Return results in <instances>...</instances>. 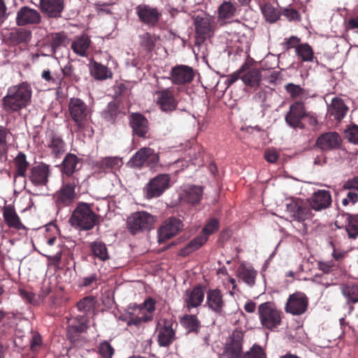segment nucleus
Wrapping results in <instances>:
<instances>
[{
	"instance_id": "f257e3e1",
	"label": "nucleus",
	"mask_w": 358,
	"mask_h": 358,
	"mask_svg": "<svg viewBox=\"0 0 358 358\" xmlns=\"http://www.w3.org/2000/svg\"><path fill=\"white\" fill-rule=\"evenodd\" d=\"M31 87L27 82L10 87L2 99L3 109L12 113L25 108L31 101Z\"/></svg>"
},
{
	"instance_id": "f03ea898",
	"label": "nucleus",
	"mask_w": 358,
	"mask_h": 358,
	"mask_svg": "<svg viewBox=\"0 0 358 358\" xmlns=\"http://www.w3.org/2000/svg\"><path fill=\"white\" fill-rule=\"evenodd\" d=\"M71 225L79 231H89L99 224V215L87 203H80L69 219Z\"/></svg>"
},
{
	"instance_id": "7ed1b4c3",
	"label": "nucleus",
	"mask_w": 358,
	"mask_h": 358,
	"mask_svg": "<svg viewBox=\"0 0 358 358\" xmlns=\"http://www.w3.org/2000/svg\"><path fill=\"white\" fill-rule=\"evenodd\" d=\"M257 314L262 326L270 331H273L280 326L284 317L283 312L271 301L259 304Z\"/></svg>"
},
{
	"instance_id": "20e7f679",
	"label": "nucleus",
	"mask_w": 358,
	"mask_h": 358,
	"mask_svg": "<svg viewBox=\"0 0 358 358\" xmlns=\"http://www.w3.org/2000/svg\"><path fill=\"white\" fill-rule=\"evenodd\" d=\"M70 116L78 131H83L90 124L91 111L84 101L79 98H71L69 102Z\"/></svg>"
},
{
	"instance_id": "39448f33",
	"label": "nucleus",
	"mask_w": 358,
	"mask_h": 358,
	"mask_svg": "<svg viewBox=\"0 0 358 358\" xmlns=\"http://www.w3.org/2000/svg\"><path fill=\"white\" fill-rule=\"evenodd\" d=\"M89 320L85 315H78L69 321L67 326V338L75 345H80L84 340L83 336L86 333L89 326Z\"/></svg>"
},
{
	"instance_id": "423d86ee",
	"label": "nucleus",
	"mask_w": 358,
	"mask_h": 358,
	"mask_svg": "<svg viewBox=\"0 0 358 358\" xmlns=\"http://www.w3.org/2000/svg\"><path fill=\"white\" fill-rule=\"evenodd\" d=\"M155 217L145 211H138L132 213L127 218V228L132 234L150 230L155 222Z\"/></svg>"
},
{
	"instance_id": "0eeeda50",
	"label": "nucleus",
	"mask_w": 358,
	"mask_h": 358,
	"mask_svg": "<svg viewBox=\"0 0 358 358\" xmlns=\"http://www.w3.org/2000/svg\"><path fill=\"white\" fill-rule=\"evenodd\" d=\"M79 184L78 179H63L62 185L55 194V202L59 208L70 206L76 197L75 189Z\"/></svg>"
},
{
	"instance_id": "6e6552de",
	"label": "nucleus",
	"mask_w": 358,
	"mask_h": 358,
	"mask_svg": "<svg viewBox=\"0 0 358 358\" xmlns=\"http://www.w3.org/2000/svg\"><path fill=\"white\" fill-rule=\"evenodd\" d=\"M308 115V111L306 109L304 103L302 101H295L289 106V110L285 115V120L286 123L293 129L305 128V124L302 120Z\"/></svg>"
},
{
	"instance_id": "1a4fd4ad",
	"label": "nucleus",
	"mask_w": 358,
	"mask_h": 358,
	"mask_svg": "<svg viewBox=\"0 0 358 358\" xmlns=\"http://www.w3.org/2000/svg\"><path fill=\"white\" fill-rule=\"evenodd\" d=\"M195 29L194 46L199 50L207 38L213 35L214 30L210 20L206 17L196 16L194 20Z\"/></svg>"
},
{
	"instance_id": "9d476101",
	"label": "nucleus",
	"mask_w": 358,
	"mask_h": 358,
	"mask_svg": "<svg viewBox=\"0 0 358 358\" xmlns=\"http://www.w3.org/2000/svg\"><path fill=\"white\" fill-rule=\"evenodd\" d=\"M170 176L161 173L151 179L145 187V192L148 199H152L161 196L169 188Z\"/></svg>"
},
{
	"instance_id": "9b49d317",
	"label": "nucleus",
	"mask_w": 358,
	"mask_h": 358,
	"mask_svg": "<svg viewBox=\"0 0 358 358\" xmlns=\"http://www.w3.org/2000/svg\"><path fill=\"white\" fill-rule=\"evenodd\" d=\"M206 306L216 315H226V301L222 291L217 288L209 289L206 292Z\"/></svg>"
},
{
	"instance_id": "f8f14e48",
	"label": "nucleus",
	"mask_w": 358,
	"mask_h": 358,
	"mask_svg": "<svg viewBox=\"0 0 358 358\" xmlns=\"http://www.w3.org/2000/svg\"><path fill=\"white\" fill-rule=\"evenodd\" d=\"M308 298L301 292H296L290 294L285 306V310L293 315H301L305 313L308 309Z\"/></svg>"
},
{
	"instance_id": "ddd939ff",
	"label": "nucleus",
	"mask_w": 358,
	"mask_h": 358,
	"mask_svg": "<svg viewBox=\"0 0 358 358\" xmlns=\"http://www.w3.org/2000/svg\"><path fill=\"white\" fill-rule=\"evenodd\" d=\"M136 14L143 24L150 27H155L159 23L162 13L157 7L148 4H139L136 7Z\"/></svg>"
},
{
	"instance_id": "4468645a",
	"label": "nucleus",
	"mask_w": 358,
	"mask_h": 358,
	"mask_svg": "<svg viewBox=\"0 0 358 358\" xmlns=\"http://www.w3.org/2000/svg\"><path fill=\"white\" fill-rule=\"evenodd\" d=\"M194 78V72L192 67L184 64H177L171 69L168 78L174 85H182L190 83Z\"/></svg>"
},
{
	"instance_id": "2eb2a0df",
	"label": "nucleus",
	"mask_w": 358,
	"mask_h": 358,
	"mask_svg": "<svg viewBox=\"0 0 358 358\" xmlns=\"http://www.w3.org/2000/svg\"><path fill=\"white\" fill-rule=\"evenodd\" d=\"M183 227L180 220L176 217H169L158 229V241L159 243H165L178 234Z\"/></svg>"
},
{
	"instance_id": "dca6fc26",
	"label": "nucleus",
	"mask_w": 358,
	"mask_h": 358,
	"mask_svg": "<svg viewBox=\"0 0 358 358\" xmlns=\"http://www.w3.org/2000/svg\"><path fill=\"white\" fill-rule=\"evenodd\" d=\"M156 103L160 109L164 112H171L176 110L178 101L174 95L173 88L168 87L155 92Z\"/></svg>"
},
{
	"instance_id": "f3484780",
	"label": "nucleus",
	"mask_w": 358,
	"mask_h": 358,
	"mask_svg": "<svg viewBox=\"0 0 358 358\" xmlns=\"http://www.w3.org/2000/svg\"><path fill=\"white\" fill-rule=\"evenodd\" d=\"M50 175V166L41 162L30 169L28 178L35 186H45L48 184Z\"/></svg>"
},
{
	"instance_id": "a211bd4d",
	"label": "nucleus",
	"mask_w": 358,
	"mask_h": 358,
	"mask_svg": "<svg viewBox=\"0 0 358 358\" xmlns=\"http://www.w3.org/2000/svg\"><path fill=\"white\" fill-rule=\"evenodd\" d=\"M41 22L40 13L34 8L24 6L17 12L15 22L19 27L37 25Z\"/></svg>"
},
{
	"instance_id": "6ab92c4d",
	"label": "nucleus",
	"mask_w": 358,
	"mask_h": 358,
	"mask_svg": "<svg viewBox=\"0 0 358 358\" xmlns=\"http://www.w3.org/2000/svg\"><path fill=\"white\" fill-rule=\"evenodd\" d=\"M243 333L241 331L235 330L224 349V356L227 358H243L242 343Z\"/></svg>"
},
{
	"instance_id": "aec40b11",
	"label": "nucleus",
	"mask_w": 358,
	"mask_h": 358,
	"mask_svg": "<svg viewBox=\"0 0 358 358\" xmlns=\"http://www.w3.org/2000/svg\"><path fill=\"white\" fill-rule=\"evenodd\" d=\"M39 8L48 18L58 19L64 9V0H40Z\"/></svg>"
},
{
	"instance_id": "412c9836",
	"label": "nucleus",
	"mask_w": 358,
	"mask_h": 358,
	"mask_svg": "<svg viewBox=\"0 0 358 358\" xmlns=\"http://www.w3.org/2000/svg\"><path fill=\"white\" fill-rule=\"evenodd\" d=\"M82 159L75 154L68 153L62 163V176L63 179H78L77 171L80 169L78 165L81 163Z\"/></svg>"
},
{
	"instance_id": "4be33fe9",
	"label": "nucleus",
	"mask_w": 358,
	"mask_h": 358,
	"mask_svg": "<svg viewBox=\"0 0 358 358\" xmlns=\"http://www.w3.org/2000/svg\"><path fill=\"white\" fill-rule=\"evenodd\" d=\"M129 125L134 135L139 138H147L149 122L143 115L138 113H131L129 115Z\"/></svg>"
},
{
	"instance_id": "5701e85b",
	"label": "nucleus",
	"mask_w": 358,
	"mask_h": 358,
	"mask_svg": "<svg viewBox=\"0 0 358 358\" xmlns=\"http://www.w3.org/2000/svg\"><path fill=\"white\" fill-rule=\"evenodd\" d=\"M173 322L165 320L157 330V342L160 347H169L176 340V330L173 328Z\"/></svg>"
},
{
	"instance_id": "b1692460",
	"label": "nucleus",
	"mask_w": 358,
	"mask_h": 358,
	"mask_svg": "<svg viewBox=\"0 0 358 358\" xmlns=\"http://www.w3.org/2000/svg\"><path fill=\"white\" fill-rule=\"evenodd\" d=\"M183 299L185 306L189 310L199 306L204 299V289L203 286L199 285L195 286L192 290H187Z\"/></svg>"
},
{
	"instance_id": "393cba45",
	"label": "nucleus",
	"mask_w": 358,
	"mask_h": 358,
	"mask_svg": "<svg viewBox=\"0 0 358 358\" xmlns=\"http://www.w3.org/2000/svg\"><path fill=\"white\" fill-rule=\"evenodd\" d=\"M341 143V139L336 132L324 133L320 135L316 140L317 146L324 151L338 148Z\"/></svg>"
},
{
	"instance_id": "a878e982",
	"label": "nucleus",
	"mask_w": 358,
	"mask_h": 358,
	"mask_svg": "<svg viewBox=\"0 0 358 358\" xmlns=\"http://www.w3.org/2000/svg\"><path fill=\"white\" fill-rule=\"evenodd\" d=\"M292 217L299 222L310 219L313 216L312 208L310 203L303 201L292 203L287 206Z\"/></svg>"
},
{
	"instance_id": "bb28decb",
	"label": "nucleus",
	"mask_w": 358,
	"mask_h": 358,
	"mask_svg": "<svg viewBox=\"0 0 358 358\" xmlns=\"http://www.w3.org/2000/svg\"><path fill=\"white\" fill-rule=\"evenodd\" d=\"M4 37L10 45L27 44L31 40V31L24 28H14Z\"/></svg>"
},
{
	"instance_id": "cd10ccee",
	"label": "nucleus",
	"mask_w": 358,
	"mask_h": 358,
	"mask_svg": "<svg viewBox=\"0 0 358 358\" xmlns=\"http://www.w3.org/2000/svg\"><path fill=\"white\" fill-rule=\"evenodd\" d=\"M331 203V194L326 190H318L309 199V203L311 208L316 211L328 208Z\"/></svg>"
},
{
	"instance_id": "c85d7f7f",
	"label": "nucleus",
	"mask_w": 358,
	"mask_h": 358,
	"mask_svg": "<svg viewBox=\"0 0 358 358\" xmlns=\"http://www.w3.org/2000/svg\"><path fill=\"white\" fill-rule=\"evenodd\" d=\"M126 112L124 108H120V101L119 100H113L109 102L102 112V116L105 120L110 123H115L118 117H124Z\"/></svg>"
},
{
	"instance_id": "c756f323",
	"label": "nucleus",
	"mask_w": 358,
	"mask_h": 358,
	"mask_svg": "<svg viewBox=\"0 0 358 358\" xmlns=\"http://www.w3.org/2000/svg\"><path fill=\"white\" fill-rule=\"evenodd\" d=\"M160 40V36L150 32H145L138 36L140 48L146 53H152Z\"/></svg>"
},
{
	"instance_id": "7c9ffc66",
	"label": "nucleus",
	"mask_w": 358,
	"mask_h": 358,
	"mask_svg": "<svg viewBox=\"0 0 358 358\" xmlns=\"http://www.w3.org/2000/svg\"><path fill=\"white\" fill-rule=\"evenodd\" d=\"M13 164L14 178L20 177L25 178L27 176V171L30 166L29 162L27 161V155L22 152H19L13 159Z\"/></svg>"
},
{
	"instance_id": "2f4dec72",
	"label": "nucleus",
	"mask_w": 358,
	"mask_h": 358,
	"mask_svg": "<svg viewBox=\"0 0 358 358\" xmlns=\"http://www.w3.org/2000/svg\"><path fill=\"white\" fill-rule=\"evenodd\" d=\"M3 217L5 223L9 228L20 229L23 227L20 219L11 206H6L3 209Z\"/></svg>"
},
{
	"instance_id": "473e14b6",
	"label": "nucleus",
	"mask_w": 358,
	"mask_h": 358,
	"mask_svg": "<svg viewBox=\"0 0 358 358\" xmlns=\"http://www.w3.org/2000/svg\"><path fill=\"white\" fill-rule=\"evenodd\" d=\"M241 80L245 85L250 87H257L262 80L261 71L258 69H250L248 66L245 68Z\"/></svg>"
},
{
	"instance_id": "72a5a7b5",
	"label": "nucleus",
	"mask_w": 358,
	"mask_h": 358,
	"mask_svg": "<svg viewBox=\"0 0 358 358\" xmlns=\"http://www.w3.org/2000/svg\"><path fill=\"white\" fill-rule=\"evenodd\" d=\"M90 71L91 76L97 80H104L113 78V73L110 69L95 61L90 64Z\"/></svg>"
},
{
	"instance_id": "f704fd0d",
	"label": "nucleus",
	"mask_w": 358,
	"mask_h": 358,
	"mask_svg": "<svg viewBox=\"0 0 358 358\" xmlns=\"http://www.w3.org/2000/svg\"><path fill=\"white\" fill-rule=\"evenodd\" d=\"M152 318V315L133 310L132 313H129L127 325L131 328V330L135 331V329H139L142 323L151 321Z\"/></svg>"
},
{
	"instance_id": "c9c22d12",
	"label": "nucleus",
	"mask_w": 358,
	"mask_h": 358,
	"mask_svg": "<svg viewBox=\"0 0 358 358\" xmlns=\"http://www.w3.org/2000/svg\"><path fill=\"white\" fill-rule=\"evenodd\" d=\"M348 108L345 104L344 101L340 98H334L331 103L329 107V113L330 115L333 116L335 120L341 121L344 118Z\"/></svg>"
},
{
	"instance_id": "e433bc0d",
	"label": "nucleus",
	"mask_w": 358,
	"mask_h": 358,
	"mask_svg": "<svg viewBox=\"0 0 358 358\" xmlns=\"http://www.w3.org/2000/svg\"><path fill=\"white\" fill-rule=\"evenodd\" d=\"M98 302L96 298L94 296H86L81 299L76 303L77 309L83 313L85 317L88 314H94Z\"/></svg>"
},
{
	"instance_id": "4c0bfd02",
	"label": "nucleus",
	"mask_w": 358,
	"mask_h": 358,
	"mask_svg": "<svg viewBox=\"0 0 358 358\" xmlns=\"http://www.w3.org/2000/svg\"><path fill=\"white\" fill-rule=\"evenodd\" d=\"M91 43V40L87 35L83 34L75 38L71 43V49L78 55L86 56L87 51Z\"/></svg>"
},
{
	"instance_id": "58836bf2",
	"label": "nucleus",
	"mask_w": 358,
	"mask_h": 358,
	"mask_svg": "<svg viewBox=\"0 0 358 358\" xmlns=\"http://www.w3.org/2000/svg\"><path fill=\"white\" fill-rule=\"evenodd\" d=\"M51 51L52 54H55L57 50L61 47L66 46L70 39L64 31L52 33L48 36Z\"/></svg>"
},
{
	"instance_id": "ea45409f",
	"label": "nucleus",
	"mask_w": 358,
	"mask_h": 358,
	"mask_svg": "<svg viewBox=\"0 0 358 358\" xmlns=\"http://www.w3.org/2000/svg\"><path fill=\"white\" fill-rule=\"evenodd\" d=\"M207 241L206 236H200L199 235L191 240L179 251V255L181 257H187L192 252L199 250Z\"/></svg>"
},
{
	"instance_id": "a19ab883",
	"label": "nucleus",
	"mask_w": 358,
	"mask_h": 358,
	"mask_svg": "<svg viewBox=\"0 0 358 358\" xmlns=\"http://www.w3.org/2000/svg\"><path fill=\"white\" fill-rule=\"evenodd\" d=\"M180 322L188 333L196 334L201 328V322L195 315L186 314L180 318Z\"/></svg>"
},
{
	"instance_id": "79ce46f5",
	"label": "nucleus",
	"mask_w": 358,
	"mask_h": 358,
	"mask_svg": "<svg viewBox=\"0 0 358 358\" xmlns=\"http://www.w3.org/2000/svg\"><path fill=\"white\" fill-rule=\"evenodd\" d=\"M257 272L252 267L241 265L238 268V276L248 286L252 287L255 284Z\"/></svg>"
},
{
	"instance_id": "37998d69",
	"label": "nucleus",
	"mask_w": 358,
	"mask_h": 358,
	"mask_svg": "<svg viewBox=\"0 0 358 358\" xmlns=\"http://www.w3.org/2000/svg\"><path fill=\"white\" fill-rule=\"evenodd\" d=\"M90 249L94 257L100 261L105 262L110 259L106 245L101 241L92 242L90 245Z\"/></svg>"
},
{
	"instance_id": "c03bdc74",
	"label": "nucleus",
	"mask_w": 358,
	"mask_h": 358,
	"mask_svg": "<svg viewBox=\"0 0 358 358\" xmlns=\"http://www.w3.org/2000/svg\"><path fill=\"white\" fill-rule=\"evenodd\" d=\"M122 161L117 157H108L96 162V166L104 172L113 171L122 166Z\"/></svg>"
},
{
	"instance_id": "a18cd8bd",
	"label": "nucleus",
	"mask_w": 358,
	"mask_h": 358,
	"mask_svg": "<svg viewBox=\"0 0 358 358\" xmlns=\"http://www.w3.org/2000/svg\"><path fill=\"white\" fill-rule=\"evenodd\" d=\"M51 154L57 158L60 157L65 152L66 144L63 139L56 134H52L48 143Z\"/></svg>"
},
{
	"instance_id": "49530a36",
	"label": "nucleus",
	"mask_w": 358,
	"mask_h": 358,
	"mask_svg": "<svg viewBox=\"0 0 358 358\" xmlns=\"http://www.w3.org/2000/svg\"><path fill=\"white\" fill-rule=\"evenodd\" d=\"M150 148L145 147L141 148L130 159L129 163L132 167L141 168L146 165L148 155L150 154Z\"/></svg>"
},
{
	"instance_id": "de8ad7c7",
	"label": "nucleus",
	"mask_w": 358,
	"mask_h": 358,
	"mask_svg": "<svg viewBox=\"0 0 358 358\" xmlns=\"http://www.w3.org/2000/svg\"><path fill=\"white\" fill-rule=\"evenodd\" d=\"M296 56L301 59L302 62H311L315 59L314 51L313 48L307 43H301L296 48L295 51Z\"/></svg>"
},
{
	"instance_id": "09e8293b",
	"label": "nucleus",
	"mask_w": 358,
	"mask_h": 358,
	"mask_svg": "<svg viewBox=\"0 0 358 358\" xmlns=\"http://www.w3.org/2000/svg\"><path fill=\"white\" fill-rule=\"evenodd\" d=\"M203 189L201 186L192 185L185 191L186 200L192 204L200 202L203 196Z\"/></svg>"
},
{
	"instance_id": "8fccbe9b",
	"label": "nucleus",
	"mask_w": 358,
	"mask_h": 358,
	"mask_svg": "<svg viewBox=\"0 0 358 358\" xmlns=\"http://www.w3.org/2000/svg\"><path fill=\"white\" fill-rule=\"evenodd\" d=\"M236 7L231 1H224L218 8L219 18L228 20L235 15Z\"/></svg>"
},
{
	"instance_id": "3c124183",
	"label": "nucleus",
	"mask_w": 358,
	"mask_h": 358,
	"mask_svg": "<svg viewBox=\"0 0 358 358\" xmlns=\"http://www.w3.org/2000/svg\"><path fill=\"white\" fill-rule=\"evenodd\" d=\"M261 10L266 20L270 23H274L280 19V13L269 3L262 6Z\"/></svg>"
},
{
	"instance_id": "603ef678",
	"label": "nucleus",
	"mask_w": 358,
	"mask_h": 358,
	"mask_svg": "<svg viewBox=\"0 0 358 358\" xmlns=\"http://www.w3.org/2000/svg\"><path fill=\"white\" fill-rule=\"evenodd\" d=\"M62 76L63 80L66 79L70 83H77L80 80V78L79 74L77 73L76 68L72 65L71 62H68L63 68L61 69Z\"/></svg>"
},
{
	"instance_id": "864d4df0",
	"label": "nucleus",
	"mask_w": 358,
	"mask_h": 358,
	"mask_svg": "<svg viewBox=\"0 0 358 358\" xmlns=\"http://www.w3.org/2000/svg\"><path fill=\"white\" fill-rule=\"evenodd\" d=\"M342 292L349 302H358V285L352 283H347L343 285Z\"/></svg>"
},
{
	"instance_id": "5fc2aeb1",
	"label": "nucleus",
	"mask_w": 358,
	"mask_h": 358,
	"mask_svg": "<svg viewBox=\"0 0 358 358\" xmlns=\"http://www.w3.org/2000/svg\"><path fill=\"white\" fill-rule=\"evenodd\" d=\"M285 90L289 94L290 98L293 99H303L307 96L306 91L299 85L292 83H287L285 85Z\"/></svg>"
},
{
	"instance_id": "6e6d98bb",
	"label": "nucleus",
	"mask_w": 358,
	"mask_h": 358,
	"mask_svg": "<svg viewBox=\"0 0 358 358\" xmlns=\"http://www.w3.org/2000/svg\"><path fill=\"white\" fill-rule=\"evenodd\" d=\"M346 220L348 224L346 225V230L350 238H355L358 235V214L350 215L346 214Z\"/></svg>"
},
{
	"instance_id": "4d7b16f0",
	"label": "nucleus",
	"mask_w": 358,
	"mask_h": 358,
	"mask_svg": "<svg viewBox=\"0 0 358 358\" xmlns=\"http://www.w3.org/2000/svg\"><path fill=\"white\" fill-rule=\"evenodd\" d=\"M155 305L156 301L152 297H148L143 303L135 306L133 308V310L152 315L153 312L155 310Z\"/></svg>"
},
{
	"instance_id": "13d9d810",
	"label": "nucleus",
	"mask_w": 358,
	"mask_h": 358,
	"mask_svg": "<svg viewBox=\"0 0 358 358\" xmlns=\"http://www.w3.org/2000/svg\"><path fill=\"white\" fill-rule=\"evenodd\" d=\"M220 228V222L217 218L209 219L202 229L200 236H206L207 240L208 236L215 234Z\"/></svg>"
},
{
	"instance_id": "bf43d9fd",
	"label": "nucleus",
	"mask_w": 358,
	"mask_h": 358,
	"mask_svg": "<svg viewBox=\"0 0 358 358\" xmlns=\"http://www.w3.org/2000/svg\"><path fill=\"white\" fill-rule=\"evenodd\" d=\"M41 78L48 83L56 86H61L63 81V77L61 73H52L50 69H44L42 71Z\"/></svg>"
},
{
	"instance_id": "052dcab7",
	"label": "nucleus",
	"mask_w": 358,
	"mask_h": 358,
	"mask_svg": "<svg viewBox=\"0 0 358 358\" xmlns=\"http://www.w3.org/2000/svg\"><path fill=\"white\" fill-rule=\"evenodd\" d=\"M8 133V129L0 125V161H2L3 159H6L7 157L8 145L6 137Z\"/></svg>"
},
{
	"instance_id": "680f3d73",
	"label": "nucleus",
	"mask_w": 358,
	"mask_h": 358,
	"mask_svg": "<svg viewBox=\"0 0 358 358\" xmlns=\"http://www.w3.org/2000/svg\"><path fill=\"white\" fill-rule=\"evenodd\" d=\"M19 295L21 298L27 303L33 306H38L40 304V299H38L37 296L24 288H20L18 289Z\"/></svg>"
},
{
	"instance_id": "e2e57ef3",
	"label": "nucleus",
	"mask_w": 358,
	"mask_h": 358,
	"mask_svg": "<svg viewBox=\"0 0 358 358\" xmlns=\"http://www.w3.org/2000/svg\"><path fill=\"white\" fill-rule=\"evenodd\" d=\"M301 45V38L296 36H292L289 38H285L284 42L282 43V48L285 51H288L292 48H295Z\"/></svg>"
},
{
	"instance_id": "0e129e2a",
	"label": "nucleus",
	"mask_w": 358,
	"mask_h": 358,
	"mask_svg": "<svg viewBox=\"0 0 358 358\" xmlns=\"http://www.w3.org/2000/svg\"><path fill=\"white\" fill-rule=\"evenodd\" d=\"M115 100L120 101L122 96L129 95V90L127 85L123 83H116L114 85Z\"/></svg>"
},
{
	"instance_id": "69168bd1",
	"label": "nucleus",
	"mask_w": 358,
	"mask_h": 358,
	"mask_svg": "<svg viewBox=\"0 0 358 358\" xmlns=\"http://www.w3.org/2000/svg\"><path fill=\"white\" fill-rule=\"evenodd\" d=\"M99 354L106 358H111L114 354V349L108 341H103L99 345Z\"/></svg>"
},
{
	"instance_id": "338daca9",
	"label": "nucleus",
	"mask_w": 358,
	"mask_h": 358,
	"mask_svg": "<svg viewBox=\"0 0 358 358\" xmlns=\"http://www.w3.org/2000/svg\"><path fill=\"white\" fill-rule=\"evenodd\" d=\"M345 138L355 144H358V126L353 124L345 131Z\"/></svg>"
},
{
	"instance_id": "774afa93",
	"label": "nucleus",
	"mask_w": 358,
	"mask_h": 358,
	"mask_svg": "<svg viewBox=\"0 0 358 358\" xmlns=\"http://www.w3.org/2000/svg\"><path fill=\"white\" fill-rule=\"evenodd\" d=\"M263 349L259 345H254L250 351L248 352L244 358H264Z\"/></svg>"
}]
</instances>
